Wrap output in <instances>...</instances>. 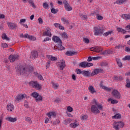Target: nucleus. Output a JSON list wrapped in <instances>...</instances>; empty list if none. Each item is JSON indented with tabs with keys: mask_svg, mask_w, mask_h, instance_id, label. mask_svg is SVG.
<instances>
[{
	"mask_svg": "<svg viewBox=\"0 0 130 130\" xmlns=\"http://www.w3.org/2000/svg\"><path fill=\"white\" fill-rule=\"evenodd\" d=\"M90 50H91V51H94V52H97L99 53V52H101V51H103V49L99 46H95L91 48L90 49Z\"/></svg>",
	"mask_w": 130,
	"mask_h": 130,
	"instance_id": "nucleus-7",
	"label": "nucleus"
},
{
	"mask_svg": "<svg viewBox=\"0 0 130 130\" xmlns=\"http://www.w3.org/2000/svg\"><path fill=\"white\" fill-rule=\"evenodd\" d=\"M67 110L69 112H72L73 111V108L71 106H68L67 108Z\"/></svg>",
	"mask_w": 130,
	"mask_h": 130,
	"instance_id": "nucleus-55",
	"label": "nucleus"
},
{
	"mask_svg": "<svg viewBox=\"0 0 130 130\" xmlns=\"http://www.w3.org/2000/svg\"><path fill=\"white\" fill-rule=\"evenodd\" d=\"M24 38H27V39H29V40H36V38L34 36H30L27 34L24 35Z\"/></svg>",
	"mask_w": 130,
	"mask_h": 130,
	"instance_id": "nucleus-23",
	"label": "nucleus"
},
{
	"mask_svg": "<svg viewBox=\"0 0 130 130\" xmlns=\"http://www.w3.org/2000/svg\"><path fill=\"white\" fill-rule=\"evenodd\" d=\"M72 121H73V120L71 119L70 118H68L67 119L64 120L63 121V123L66 125H68V124H69V123H71Z\"/></svg>",
	"mask_w": 130,
	"mask_h": 130,
	"instance_id": "nucleus-31",
	"label": "nucleus"
},
{
	"mask_svg": "<svg viewBox=\"0 0 130 130\" xmlns=\"http://www.w3.org/2000/svg\"><path fill=\"white\" fill-rule=\"evenodd\" d=\"M25 97H26V94H18L15 98V100L16 101H21V100H23Z\"/></svg>",
	"mask_w": 130,
	"mask_h": 130,
	"instance_id": "nucleus-17",
	"label": "nucleus"
},
{
	"mask_svg": "<svg viewBox=\"0 0 130 130\" xmlns=\"http://www.w3.org/2000/svg\"><path fill=\"white\" fill-rule=\"evenodd\" d=\"M7 25L9 28H10V29H11L12 30H15L17 29V24L13 22H8Z\"/></svg>",
	"mask_w": 130,
	"mask_h": 130,
	"instance_id": "nucleus-13",
	"label": "nucleus"
},
{
	"mask_svg": "<svg viewBox=\"0 0 130 130\" xmlns=\"http://www.w3.org/2000/svg\"><path fill=\"white\" fill-rule=\"evenodd\" d=\"M49 40H51V39L48 37H46V38H45L44 39V40L43 41V42H45L46 41H49Z\"/></svg>",
	"mask_w": 130,
	"mask_h": 130,
	"instance_id": "nucleus-61",
	"label": "nucleus"
},
{
	"mask_svg": "<svg viewBox=\"0 0 130 130\" xmlns=\"http://www.w3.org/2000/svg\"><path fill=\"white\" fill-rule=\"evenodd\" d=\"M52 40L55 43H58V44H62V42H61V40L60 38L57 36H53L52 37Z\"/></svg>",
	"mask_w": 130,
	"mask_h": 130,
	"instance_id": "nucleus-10",
	"label": "nucleus"
},
{
	"mask_svg": "<svg viewBox=\"0 0 130 130\" xmlns=\"http://www.w3.org/2000/svg\"><path fill=\"white\" fill-rule=\"evenodd\" d=\"M93 63H89L87 61H83L79 63V67L80 68H83L84 69L86 68H90V67H92Z\"/></svg>",
	"mask_w": 130,
	"mask_h": 130,
	"instance_id": "nucleus-5",
	"label": "nucleus"
},
{
	"mask_svg": "<svg viewBox=\"0 0 130 130\" xmlns=\"http://www.w3.org/2000/svg\"><path fill=\"white\" fill-rule=\"evenodd\" d=\"M51 12L52 14H57V12H58V9L52 8V9L51 10Z\"/></svg>",
	"mask_w": 130,
	"mask_h": 130,
	"instance_id": "nucleus-44",
	"label": "nucleus"
},
{
	"mask_svg": "<svg viewBox=\"0 0 130 130\" xmlns=\"http://www.w3.org/2000/svg\"><path fill=\"white\" fill-rule=\"evenodd\" d=\"M123 60H130V56L127 55L125 56L124 58H122Z\"/></svg>",
	"mask_w": 130,
	"mask_h": 130,
	"instance_id": "nucleus-52",
	"label": "nucleus"
},
{
	"mask_svg": "<svg viewBox=\"0 0 130 130\" xmlns=\"http://www.w3.org/2000/svg\"><path fill=\"white\" fill-rule=\"evenodd\" d=\"M2 39H3V40H7L8 41H9V40H10V38H9L8 37V36H7V35H6V34H3V35H2Z\"/></svg>",
	"mask_w": 130,
	"mask_h": 130,
	"instance_id": "nucleus-39",
	"label": "nucleus"
},
{
	"mask_svg": "<svg viewBox=\"0 0 130 130\" xmlns=\"http://www.w3.org/2000/svg\"><path fill=\"white\" fill-rule=\"evenodd\" d=\"M29 85L30 87H32V88H35L36 90H41L42 89V86L41 84H39V83L37 82V81H31L29 82Z\"/></svg>",
	"mask_w": 130,
	"mask_h": 130,
	"instance_id": "nucleus-1",
	"label": "nucleus"
},
{
	"mask_svg": "<svg viewBox=\"0 0 130 130\" xmlns=\"http://www.w3.org/2000/svg\"><path fill=\"white\" fill-rule=\"evenodd\" d=\"M18 72L20 75H24L28 73V67L26 66H20Z\"/></svg>",
	"mask_w": 130,
	"mask_h": 130,
	"instance_id": "nucleus-3",
	"label": "nucleus"
},
{
	"mask_svg": "<svg viewBox=\"0 0 130 130\" xmlns=\"http://www.w3.org/2000/svg\"><path fill=\"white\" fill-rule=\"evenodd\" d=\"M24 106L26 108H29V104H28V102L27 101H25L24 102Z\"/></svg>",
	"mask_w": 130,
	"mask_h": 130,
	"instance_id": "nucleus-56",
	"label": "nucleus"
},
{
	"mask_svg": "<svg viewBox=\"0 0 130 130\" xmlns=\"http://www.w3.org/2000/svg\"><path fill=\"white\" fill-rule=\"evenodd\" d=\"M100 87L102 88V89H103L105 91H111V88L107 87L104 86V85H103V81H101L100 82Z\"/></svg>",
	"mask_w": 130,
	"mask_h": 130,
	"instance_id": "nucleus-15",
	"label": "nucleus"
},
{
	"mask_svg": "<svg viewBox=\"0 0 130 130\" xmlns=\"http://www.w3.org/2000/svg\"><path fill=\"white\" fill-rule=\"evenodd\" d=\"M60 69L62 71L64 68H66V61L64 60H62L60 64Z\"/></svg>",
	"mask_w": 130,
	"mask_h": 130,
	"instance_id": "nucleus-27",
	"label": "nucleus"
},
{
	"mask_svg": "<svg viewBox=\"0 0 130 130\" xmlns=\"http://www.w3.org/2000/svg\"><path fill=\"white\" fill-rule=\"evenodd\" d=\"M60 121L59 119H56L55 121H51V123L54 125H56V124H59Z\"/></svg>",
	"mask_w": 130,
	"mask_h": 130,
	"instance_id": "nucleus-38",
	"label": "nucleus"
},
{
	"mask_svg": "<svg viewBox=\"0 0 130 130\" xmlns=\"http://www.w3.org/2000/svg\"><path fill=\"white\" fill-rule=\"evenodd\" d=\"M61 20L63 24H70V21H69V20H67L64 17L61 18Z\"/></svg>",
	"mask_w": 130,
	"mask_h": 130,
	"instance_id": "nucleus-35",
	"label": "nucleus"
},
{
	"mask_svg": "<svg viewBox=\"0 0 130 130\" xmlns=\"http://www.w3.org/2000/svg\"><path fill=\"white\" fill-rule=\"evenodd\" d=\"M108 66V64L106 62H103L101 64V67H107Z\"/></svg>",
	"mask_w": 130,
	"mask_h": 130,
	"instance_id": "nucleus-58",
	"label": "nucleus"
},
{
	"mask_svg": "<svg viewBox=\"0 0 130 130\" xmlns=\"http://www.w3.org/2000/svg\"><path fill=\"white\" fill-rule=\"evenodd\" d=\"M113 79L114 81H122V80H123V77L121 76H114Z\"/></svg>",
	"mask_w": 130,
	"mask_h": 130,
	"instance_id": "nucleus-30",
	"label": "nucleus"
},
{
	"mask_svg": "<svg viewBox=\"0 0 130 130\" xmlns=\"http://www.w3.org/2000/svg\"><path fill=\"white\" fill-rule=\"evenodd\" d=\"M87 118H88L87 115H83L81 117V119H82V120H86Z\"/></svg>",
	"mask_w": 130,
	"mask_h": 130,
	"instance_id": "nucleus-59",
	"label": "nucleus"
},
{
	"mask_svg": "<svg viewBox=\"0 0 130 130\" xmlns=\"http://www.w3.org/2000/svg\"><path fill=\"white\" fill-rule=\"evenodd\" d=\"M94 35L98 36L99 35H102L104 33L103 28L100 26H96L94 27Z\"/></svg>",
	"mask_w": 130,
	"mask_h": 130,
	"instance_id": "nucleus-2",
	"label": "nucleus"
},
{
	"mask_svg": "<svg viewBox=\"0 0 130 130\" xmlns=\"http://www.w3.org/2000/svg\"><path fill=\"white\" fill-rule=\"evenodd\" d=\"M121 18L126 20H130V14H122Z\"/></svg>",
	"mask_w": 130,
	"mask_h": 130,
	"instance_id": "nucleus-26",
	"label": "nucleus"
},
{
	"mask_svg": "<svg viewBox=\"0 0 130 130\" xmlns=\"http://www.w3.org/2000/svg\"><path fill=\"white\" fill-rule=\"evenodd\" d=\"M108 101H111L112 104H117L118 103V101L116 100H113L112 99H109Z\"/></svg>",
	"mask_w": 130,
	"mask_h": 130,
	"instance_id": "nucleus-36",
	"label": "nucleus"
},
{
	"mask_svg": "<svg viewBox=\"0 0 130 130\" xmlns=\"http://www.w3.org/2000/svg\"><path fill=\"white\" fill-rule=\"evenodd\" d=\"M28 69V73L27 74H30V73H32L33 72V67L32 66H29L27 67Z\"/></svg>",
	"mask_w": 130,
	"mask_h": 130,
	"instance_id": "nucleus-43",
	"label": "nucleus"
},
{
	"mask_svg": "<svg viewBox=\"0 0 130 130\" xmlns=\"http://www.w3.org/2000/svg\"><path fill=\"white\" fill-rule=\"evenodd\" d=\"M88 91L91 93V94H94V93H96V91L95 90V88L92 85H90L88 87Z\"/></svg>",
	"mask_w": 130,
	"mask_h": 130,
	"instance_id": "nucleus-22",
	"label": "nucleus"
},
{
	"mask_svg": "<svg viewBox=\"0 0 130 130\" xmlns=\"http://www.w3.org/2000/svg\"><path fill=\"white\" fill-rule=\"evenodd\" d=\"M82 75L84 76V77H89V76L91 75V73L88 71H83Z\"/></svg>",
	"mask_w": 130,
	"mask_h": 130,
	"instance_id": "nucleus-29",
	"label": "nucleus"
},
{
	"mask_svg": "<svg viewBox=\"0 0 130 130\" xmlns=\"http://www.w3.org/2000/svg\"><path fill=\"white\" fill-rule=\"evenodd\" d=\"M113 96L115 97L116 99H120V97L121 96L120 95V93L117 91V90L114 89L112 93Z\"/></svg>",
	"mask_w": 130,
	"mask_h": 130,
	"instance_id": "nucleus-8",
	"label": "nucleus"
},
{
	"mask_svg": "<svg viewBox=\"0 0 130 130\" xmlns=\"http://www.w3.org/2000/svg\"><path fill=\"white\" fill-rule=\"evenodd\" d=\"M38 95H39V93H38L36 92H34L31 93V96H32V97H34V98H35L36 99V98H37V97H38Z\"/></svg>",
	"mask_w": 130,
	"mask_h": 130,
	"instance_id": "nucleus-40",
	"label": "nucleus"
},
{
	"mask_svg": "<svg viewBox=\"0 0 130 130\" xmlns=\"http://www.w3.org/2000/svg\"><path fill=\"white\" fill-rule=\"evenodd\" d=\"M97 107L100 110H103V107L101 105H98Z\"/></svg>",
	"mask_w": 130,
	"mask_h": 130,
	"instance_id": "nucleus-64",
	"label": "nucleus"
},
{
	"mask_svg": "<svg viewBox=\"0 0 130 130\" xmlns=\"http://www.w3.org/2000/svg\"><path fill=\"white\" fill-rule=\"evenodd\" d=\"M123 126H124V123L121 121L114 122L113 123V127L116 130H119V128H122Z\"/></svg>",
	"mask_w": 130,
	"mask_h": 130,
	"instance_id": "nucleus-4",
	"label": "nucleus"
},
{
	"mask_svg": "<svg viewBox=\"0 0 130 130\" xmlns=\"http://www.w3.org/2000/svg\"><path fill=\"white\" fill-rule=\"evenodd\" d=\"M38 78L39 80H41V81L42 80H43V81L44 80V79H43V77H42V75H39L38 76Z\"/></svg>",
	"mask_w": 130,
	"mask_h": 130,
	"instance_id": "nucleus-62",
	"label": "nucleus"
},
{
	"mask_svg": "<svg viewBox=\"0 0 130 130\" xmlns=\"http://www.w3.org/2000/svg\"><path fill=\"white\" fill-rule=\"evenodd\" d=\"M76 72H77V74L79 75L81 74H83V71H82V70H81L80 69H76Z\"/></svg>",
	"mask_w": 130,
	"mask_h": 130,
	"instance_id": "nucleus-60",
	"label": "nucleus"
},
{
	"mask_svg": "<svg viewBox=\"0 0 130 130\" xmlns=\"http://www.w3.org/2000/svg\"><path fill=\"white\" fill-rule=\"evenodd\" d=\"M113 31H107L103 34V36L107 37V36H108V35H111V34H113Z\"/></svg>",
	"mask_w": 130,
	"mask_h": 130,
	"instance_id": "nucleus-33",
	"label": "nucleus"
},
{
	"mask_svg": "<svg viewBox=\"0 0 130 130\" xmlns=\"http://www.w3.org/2000/svg\"><path fill=\"white\" fill-rule=\"evenodd\" d=\"M75 54H77V52L68 51L66 52V55H68V56H73V55H75Z\"/></svg>",
	"mask_w": 130,
	"mask_h": 130,
	"instance_id": "nucleus-28",
	"label": "nucleus"
},
{
	"mask_svg": "<svg viewBox=\"0 0 130 130\" xmlns=\"http://www.w3.org/2000/svg\"><path fill=\"white\" fill-rule=\"evenodd\" d=\"M37 56H38V53L37 52V51H34L31 52V57H32V59H35Z\"/></svg>",
	"mask_w": 130,
	"mask_h": 130,
	"instance_id": "nucleus-24",
	"label": "nucleus"
},
{
	"mask_svg": "<svg viewBox=\"0 0 130 130\" xmlns=\"http://www.w3.org/2000/svg\"><path fill=\"white\" fill-rule=\"evenodd\" d=\"M91 112L94 113V114H98V113H100V111L98 109V108L95 105H92L91 108Z\"/></svg>",
	"mask_w": 130,
	"mask_h": 130,
	"instance_id": "nucleus-9",
	"label": "nucleus"
},
{
	"mask_svg": "<svg viewBox=\"0 0 130 130\" xmlns=\"http://www.w3.org/2000/svg\"><path fill=\"white\" fill-rule=\"evenodd\" d=\"M62 44H58V46L57 47V49H55V47H53V49H54L55 50H63L64 49V48L62 45Z\"/></svg>",
	"mask_w": 130,
	"mask_h": 130,
	"instance_id": "nucleus-25",
	"label": "nucleus"
},
{
	"mask_svg": "<svg viewBox=\"0 0 130 130\" xmlns=\"http://www.w3.org/2000/svg\"><path fill=\"white\" fill-rule=\"evenodd\" d=\"M49 58L50 60H52V61H55L57 60V58L53 56H49Z\"/></svg>",
	"mask_w": 130,
	"mask_h": 130,
	"instance_id": "nucleus-45",
	"label": "nucleus"
},
{
	"mask_svg": "<svg viewBox=\"0 0 130 130\" xmlns=\"http://www.w3.org/2000/svg\"><path fill=\"white\" fill-rule=\"evenodd\" d=\"M126 84L125 85V86L126 87V88H130V81L129 79H127L126 80Z\"/></svg>",
	"mask_w": 130,
	"mask_h": 130,
	"instance_id": "nucleus-47",
	"label": "nucleus"
},
{
	"mask_svg": "<svg viewBox=\"0 0 130 130\" xmlns=\"http://www.w3.org/2000/svg\"><path fill=\"white\" fill-rule=\"evenodd\" d=\"M47 116H48L49 119L51 118V116L53 117H55L56 116V113L55 112H49L47 114Z\"/></svg>",
	"mask_w": 130,
	"mask_h": 130,
	"instance_id": "nucleus-20",
	"label": "nucleus"
},
{
	"mask_svg": "<svg viewBox=\"0 0 130 130\" xmlns=\"http://www.w3.org/2000/svg\"><path fill=\"white\" fill-rule=\"evenodd\" d=\"M121 117V115L120 114H116L114 116L112 117V118H114L115 119H119Z\"/></svg>",
	"mask_w": 130,
	"mask_h": 130,
	"instance_id": "nucleus-34",
	"label": "nucleus"
},
{
	"mask_svg": "<svg viewBox=\"0 0 130 130\" xmlns=\"http://www.w3.org/2000/svg\"><path fill=\"white\" fill-rule=\"evenodd\" d=\"M43 7L44 9H48V7H49V6L48 5V4H47V3H44L43 4Z\"/></svg>",
	"mask_w": 130,
	"mask_h": 130,
	"instance_id": "nucleus-50",
	"label": "nucleus"
},
{
	"mask_svg": "<svg viewBox=\"0 0 130 130\" xmlns=\"http://www.w3.org/2000/svg\"><path fill=\"white\" fill-rule=\"evenodd\" d=\"M93 15L96 16L97 20L99 21H101L103 20V16L99 15V12L98 11H96L94 13Z\"/></svg>",
	"mask_w": 130,
	"mask_h": 130,
	"instance_id": "nucleus-16",
	"label": "nucleus"
},
{
	"mask_svg": "<svg viewBox=\"0 0 130 130\" xmlns=\"http://www.w3.org/2000/svg\"><path fill=\"white\" fill-rule=\"evenodd\" d=\"M28 3L29 5H31L32 6L34 9H35V8H36V7L35 6V4H34V3H33V0H28Z\"/></svg>",
	"mask_w": 130,
	"mask_h": 130,
	"instance_id": "nucleus-46",
	"label": "nucleus"
},
{
	"mask_svg": "<svg viewBox=\"0 0 130 130\" xmlns=\"http://www.w3.org/2000/svg\"><path fill=\"white\" fill-rule=\"evenodd\" d=\"M42 101V96H41V95H40L39 94L37 98H36V102H38L39 101Z\"/></svg>",
	"mask_w": 130,
	"mask_h": 130,
	"instance_id": "nucleus-42",
	"label": "nucleus"
},
{
	"mask_svg": "<svg viewBox=\"0 0 130 130\" xmlns=\"http://www.w3.org/2000/svg\"><path fill=\"white\" fill-rule=\"evenodd\" d=\"M79 125H80V124L78 123V121H77V120H75V122L74 123H71L70 124V127H72V128H76V127H77Z\"/></svg>",
	"mask_w": 130,
	"mask_h": 130,
	"instance_id": "nucleus-18",
	"label": "nucleus"
},
{
	"mask_svg": "<svg viewBox=\"0 0 130 130\" xmlns=\"http://www.w3.org/2000/svg\"><path fill=\"white\" fill-rule=\"evenodd\" d=\"M100 58H101V57H100V56L93 57H92L93 60H98V59H100Z\"/></svg>",
	"mask_w": 130,
	"mask_h": 130,
	"instance_id": "nucleus-57",
	"label": "nucleus"
},
{
	"mask_svg": "<svg viewBox=\"0 0 130 130\" xmlns=\"http://www.w3.org/2000/svg\"><path fill=\"white\" fill-rule=\"evenodd\" d=\"M19 55H10L9 56V60L10 62H14L16 59H18Z\"/></svg>",
	"mask_w": 130,
	"mask_h": 130,
	"instance_id": "nucleus-14",
	"label": "nucleus"
},
{
	"mask_svg": "<svg viewBox=\"0 0 130 130\" xmlns=\"http://www.w3.org/2000/svg\"><path fill=\"white\" fill-rule=\"evenodd\" d=\"M6 120H7V121H10V122H15L17 120V118L7 117L6 118Z\"/></svg>",
	"mask_w": 130,
	"mask_h": 130,
	"instance_id": "nucleus-21",
	"label": "nucleus"
},
{
	"mask_svg": "<svg viewBox=\"0 0 130 130\" xmlns=\"http://www.w3.org/2000/svg\"><path fill=\"white\" fill-rule=\"evenodd\" d=\"M83 41L84 42H85V43H86L87 44H88V43L90 42V40H89L88 39H87L86 38H83Z\"/></svg>",
	"mask_w": 130,
	"mask_h": 130,
	"instance_id": "nucleus-54",
	"label": "nucleus"
},
{
	"mask_svg": "<svg viewBox=\"0 0 130 130\" xmlns=\"http://www.w3.org/2000/svg\"><path fill=\"white\" fill-rule=\"evenodd\" d=\"M25 121L28 122V123H32V121L31 120V118L28 117H25Z\"/></svg>",
	"mask_w": 130,
	"mask_h": 130,
	"instance_id": "nucleus-49",
	"label": "nucleus"
},
{
	"mask_svg": "<svg viewBox=\"0 0 130 130\" xmlns=\"http://www.w3.org/2000/svg\"><path fill=\"white\" fill-rule=\"evenodd\" d=\"M38 21L40 24H43V20H42V18H41V17L38 18Z\"/></svg>",
	"mask_w": 130,
	"mask_h": 130,
	"instance_id": "nucleus-63",
	"label": "nucleus"
},
{
	"mask_svg": "<svg viewBox=\"0 0 130 130\" xmlns=\"http://www.w3.org/2000/svg\"><path fill=\"white\" fill-rule=\"evenodd\" d=\"M63 4L64 5L65 10L68 11V12H70V11H72V10H73V8L70 6V4H69L68 1L64 0L63 1Z\"/></svg>",
	"mask_w": 130,
	"mask_h": 130,
	"instance_id": "nucleus-6",
	"label": "nucleus"
},
{
	"mask_svg": "<svg viewBox=\"0 0 130 130\" xmlns=\"http://www.w3.org/2000/svg\"><path fill=\"white\" fill-rule=\"evenodd\" d=\"M117 63L119 68H121L122 67V63H121V61L120 59H118L116 60Z\"/></svg>",
	"mask_w": 130,
	"mask_h": 130,
	"instance_id": "nucleus-41",
	"label": "nucleus"
},
{
	"mask_svg": "<svg viewBox=\"0 0 130 130\" xmlns=\"http://www.w3.org/2000/svg\"><path fill=\"white\" fill-rule=\"evenodd\" d=\"M15 109V107H14V105L12 104H9L7 106V109L8 111H13L14 109Z\"/></svg>",
	"mask_w": 130,
	"mask_h": 130,
	"instance_id": "nucleus-19",
	"label": "nucleus"
},
{
	"mask_svg": "<svg viewBox=\"0 0 130 130\" xmlns=\"http://www.w3.org/2000/svg\"><path fill=\"white\" fill-rule=\"evenodd\" d=\"M101 73H103V69H96L91 74V76H95V75H98V74H100Z\"/></svg>",
	"mask_w": 130,
	"mask_h": 130,
	"instance_id": "nucleus-11",
	"label": "nucleus"
},
{
	"mask_svg": "<svg viewBox=\"0 0 130 130\" xmlns=\"http://www.w3.org/2000/svg\"><path fill=\"white\" fill-rule=\"evenodd\" d=\"M61 36L62 37L63 39H66L68 38V35L66 32H63L61 35Z\"/></svg>",
	"mask_w": 130,
	"mask_h": 130,
	"instance_id": "nucleus-51",
	"label": "nucleus"
},
{
	"mask_svg": "<svg viewBox=\"0 0 130 130\" xmlns=\"http://www.w3.org/2000/svg\"><path fill=\"white\" fill-rule=\"evenodd\" d=\"M9 46V45H8V44L7 43H2L1 44V47H2V48H8Z\"/></svg>",
	"mask_w": 130,
	"mask_h": 130,
	"instance_id": "nucleus-48",
	"label": "nucleus"
},
{
	"mask_svg": "<svg viewBox=\"0 0 130 130\" xmlns=\"http://www.w3.org/2000/svg\"><path fill=\"white\" fill-rule=\"evenodd\" d=\"M52 86H53V88H54V89H57V88H58V84L56 83L55 84L54 83H52Z\"/></svg>",
	"mask_w": 130,
	"mask_h": 130,
	"instance_id": "nucleus-53",
	"label": "nucleus"
},
{
	"mask_svg": "<svg viewBox=\"0 0 130 130\" xmlns=\"http://www.w3.org/2000/svg\"><path fill=\"white\" fill-rule=\"evenodd\" d=\"M51 31V29H50V28L47 27L46 31L43 32V36H48L49 37H51V32H50Z\"/></svg>",
	"mask_w": 130,
	"mask_h": 130,
	"instance_id": "nucleus-12",
	"label": "nucleus"
},
{
	"mask_svg": "<svg viewBox=\"0 0 130 130\" xmlns=\"http://www.w3.org/2000/svg\"><path fill=\"white\" fill-rule=\"evenodd\" d=\"M126 2V0H118L116 2V4H118V5H122L124 4Z\"/></svg>",
	"mask_w": 130,
	"mask_h": 130,
	"instance_id": "nucleus-37",
	"label": "nucleus"
},
{
	"mask_svg": "<svg viewBox=\"0 0 130 130\" xmlns=\"http://www.w3.org/2000/svg\"><path fill=\"white\" fill-rule=\"evenodd\" d=\"M117 31L118 32H120L122 34H125L126 33V31L120 27H118L117 28Z\"/></svg>",
	"mask_w": 130,
	"mask_h": 130,
	"instance_id": "nucleus-32",
	"label": "nucleus"
}]
</instances>
